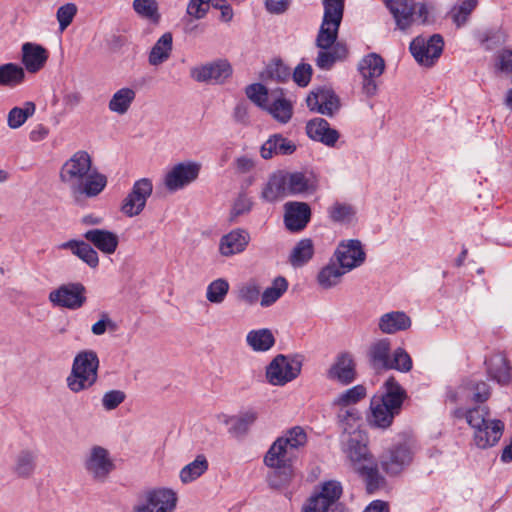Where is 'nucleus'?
Masks as SVG:
<instances>
[{"label":"nucleus","instance_id":"obj_1","mask_svg":"<svg viewBox=\"0 0 512 512\" xmlns=\"http://www.w3.org/2000/svg\"><path fill=\"white\" fill-rule=\"evenodd\" d=\"M60 180L75 199L99 195L107 185L105 175L92 166L91 156L86 151L75 152L61 167Z\"/></svg>","mask_w":512,"mask_h":512},{"label":"nucleus","instance_id":"obj_2","mask_svg":"<svg viewBox=\"0 0 512 512\" xmlns=\"http://www.w3.org/2000/svg\"><path fill=\"white\" fill-rule=\"evenodd\" d=\"M345 0H322L324 7L323 21L316 38L320 48L316 65L323 70H329L336 61L347 56L345 45L336 43L338 30L343 18Z\"/></svg>","mask_w":512,"mask_h":512},{"label":"nucleus","instance_id":"obj_3","mask_svg":"<svg viewBox=\"0 0 512 512\" xmlns=\"http://www.w3.org/2000/svg\"><path fill=\"white\" fill-rule=\"evenodd\" d=\"M368 435L360 428L349 430L344 428L340 436L341 450L350 461L354 471L364 477L369 493L379 487L381 477L378 473L377 463L368 448Z\"/></svg>","mask_w":512,"mask_h":512},{"label":"nucleus","instance_id":"obj_4","mask_svg":"<svg viewBox=\"0 0 512 512\" xmlns=\"http://www.w3.org/2000/svg\"><path fill=\"white\" fill-rule=\"evenodd\" d=\"M384 387L383 394L371 398L370 413L367 415L371 427L383 430L389 428L394 417L400 413L405 398V391L394 377H389Z\"/></svg>","mask_w":512,"mask_h":512},{"label":"nucleus","instance_id":"obj_5","mask_svg":"<svg viewBox=\"0 0 512 512\" xmlns=\"http://www.w3.org/2000/svg\"><path fill=\"white\" fill-rule=\"evenodd\" d=\"M296 453H292L277 438L264 457L266 466L274 470L268 475V483L272 488H282L288 485L294 475L292 461Z\"/></svg>","mask_w":512,"mask_h":512},{"label":"nucleus","instance_id":"obj_6","mask_svg":"<svg viewBox=\"0 0 512 512\" xmlns=\"http://www.w3.org/2000/svg\"><path fill=\"white\" fill-rule=\"evenodd\" d=\"M99 358L93 350L79 352L73 361L70 375L66 382L68 388L79 393L92 387L98 379Z\"/></svg>","mask_w":512,"mask_h":512},{"label":"nucleus","instance_id":"obj_7","mask_svg":"<svg viewBox=\"0 0 512 512\" xmlns=\"http://www.w3.org/2000/svg\"><path fill=\"white\" fill-rule=\"evenodd\" d=\"M177 501V494L172 489L149 488L138 495L131 512H174Z\"/></svg>","mask_w":512,"mask_h":512},{"label":"nucleus","instance_id":"obj_8","mask_svg":"<svg viewBox=\"0 0 512 512\" xmlns=\"http://www.w3.org/2000/svg\"><path fill=\"white\" fill-rule=\"evenodd\" d=\"M386 5L397 28L402 31H406L416 21L422 24L427 22L428 8L425 3L414 0H386Z\"/></svg>","mask_w":512,"mask_h":512},{"label":"nucleus","instance_id":"obj_9","mask_svg":"<svg viewBox=\"0 0 512 512\" xmlns=\"http://www.w3.org/2000/svg\"><path fill=\"white\" fill-rule=\"evenodd\" d=\"M301 368L302 359L300 356L278 354L266 367L265 376L269 384L284 386L299 376Z\"/></svg>","mask_w":512,"mask_h":512},{"label":"nucleus","instance_id":"obj_10","mask_svg":"<svg viewBox=\"0 0 512 512\" xmlns=\"http://www.w3.org/2000/svg\"><path fill=\"white\" fill-rule=\"evenodd\" d=\"M444 47L441 35L434 34L428 38L418 36L410 43V52L422 66L431 67L440 57Z\"/></svg>","mask_w":512,"mask_h":512},{"label":"nucleus","instance_id":"obj_11","mask_svg":"<svg viewBox=\"0 0 512 512\" xmlns=\"http://www.w3.org/2000/svg\"><path fill=\"white\" fill-rule=\"evenodd\" d=\"M48 299L55 307L77 310L87 300L86 288L80 282L62 284L49 293Z\"/></svg>","mask_w":512,"mask_h":512},{"label":"nucleus","instance_id":"obj_12","mask_svg":"<svg viewBox=\"0 0 512 512\" xmlns=\"http://www.w3.org/2000/svg\"><path fill=\"white\" fill-rule=\"evenodd\" d=\"M153 184L149 178H141L134 182L131 191L123 199L120 210L127 217L141 214L148 198L152 195Z\"/></svg>","mask_w":512,"mask_h":512},{"label":"nucleus","instance_id":"obj_13","mask_svg":"<svg viewBox=\"0 0 512 512\" xmlns=\"http://www.w3.org/2000/svg\"><path fill=\"white\" fill-rule=\"evenodd\" d=\"M358 69L363 79V93L368 97L376 95L378 90L377 79L385 70L384 59L376 53H370L359 62Z\"/></svg>","mask_w":512,"mask_h":512},{"label":"nucleus","instance_id":"obj_14","mask_svg":"<svg viewBox=\"0 0 512 512\" xmlns=\"http://www.w3.org/2000/svg\"><path fill=\"white\" fill-rule=\"evenodd\" d=\"M347 273L361 266L366 260V253L358 239L341 241L332 257Z\"/></svg>","mask_w":512,"mask_h":512},{"label":"nucleus","instance_id":"obj_15","mask_svg":"<svg viewBox=\"0 0 512 512\" xmlns=\"http://www.w3.org/2000/svg\"><path fill=\"white\" fill-rule=\"evenodd\" d=\"M86 472L98 482H104L114 469V463L107 449L93 446L84 460Z\"/></svg>","mask_w":512,"mask_h":512},{"label":"nucleus","instance_id":"obj_16","mask_svg":"<svg viewBox=\"0 0 512 512\" xmlns=\"http://www.w3.org/2000/svg\"><path fill=\"white\" fill-rule=\"evenodd\" d=\"M306 103L311 111L332 117L340 109V99L330 88H318L310 92Z\"/></svg>","mask_w":512,"mask_h":512},{"label":"nucleus","instance_id":"obj_17","mask_svg":"<svg viewBox=\"0 0 512 512\" xmlns=\"http://www.w3.org/2000/svg\"><path fill=\"white\" fill-rule=\"evenodd\" d=\"M199 171L198 163H179L165 175L164 185L170 192L178 191L193 182L198 177Z\"/></svg>","mask_w":512,"mask_h":512},{"label":"nucleus","instance_id":"obj_18","mask_svg":"<svg viewBox=\"0 0 512 512\" xmlns=\"http://www.w3.org/2000/svg\"><path fill=\"white\" fill-rule=\"evenodd\" d=\"M232 74V67L226 60H217L191 70V76L198 82L223 83Z\"/></svg>","mask_w":512,"mask_h":512},{"label":"nucleus","instance_id":"obj_19","mask_svg":"<svg viewBox=\"0 0 512 512\" xmlns=\"http://www.w3.org/2000/svg\"><path fill=\"white\" fill-rule=\"evenodd\" d=\"M284 223L291 232L303 230L311 218L310 206L305 202H287L284 205Z\"/></svg>","mask_w":512,"mask_h":512},{"label":"nucleus","instance_id":"obj_20","mask_svg":"<svg viewBox=\"0 0 512 512\" xmlns=\"http://www.w3.org/2000/svg\"><path fill=\"white\" fill-rule=\"evenodd\" d=\"M306 134L310 139L320 142L327 147H335L340 137L339 132L331 128L327 120L319 117L307 122Z\"/></svg>","mask_w":512,"mask_h":512},{"label":"nucleus","instance_id":"obj_21","mask_svg":"<svg viewBox=\"0 0 512 512\" xmlns=\"http://www.w3.org/2000/svg\"><path fill=\"white\" fill-rule=\"evenodd\" d=\"M412 455V451L407 445H397L382 456V468L388 474H398L411 463Z\"/></svg>","mask_w":512,"mask_h":512},{"label":"nucleus","instance_id":"obj_22","mask_svg":"<svg viewBox=\"0 0 512 512\" xmlns=\"http://www.w3.org/2000/svg\"><path fill=\"white\" fill-rule=\"evenodd\" d=\"M48 57V50L40 44L25 42L21 47V62L29 73L43 69Z\"/></svg>","mask_w":512,"mask_h":512},{"label":"nucleus","instance_id":"obj_23","mask_svg":"<svg viewBox=\"0 0 512 512\" xmlns=\"http://www.w3.org/2000/svg\"><path fill=\"white\" fill-rule=\"evenodd\" d=\"M355 376V364L352 355L347 352L337 356L327 373L329 379L337 380L343 385L352 383L355 380Z\"/></svg>","mask_w":512,"mask_h":512},{"label":"nucleus","instance_id":"obj_24","mask_svg":"<svg viewBox=\"0 0 512 512\" xmlns=\"http://www.w3.org/2000/svg\"><path fill=\"white\" fill-rule=\"evenodd\" d=\"M250 241L249 233L244 229H234L220 239L219 252L222 256L230 257L243 252Z\"/></svg>","mask_w":512,"mask_h":512},{"label":"nucleus","instance_id":"obj_25","mask_svg":"<svg viewBox=\"0 0 512 512\" xmlns=\"http://www.w3.org/2000/svg\"><path fill=\"white\" fill-rule=\"evenodd\" d=\"M83 236L96 249L108 255L113 254L119 244L117 234L105 229H90Z\"/></svg>","mask_w":512,"mask_h":512},{"label":"nucleus","instance_id":"obj_26","mask_svg":"<svg viewBox=\"0 0 512 512\" xmlns=\"http://www.w3.org/2000/svg\"><path fill=\"white\" fill-rule=\"evenodd\" d=\"M504 430V423L493 419L474 430V441L478 448L487 449L498 443Z\"/></svg>","mask_w":512,"mask_h":512},{"label":"nucleus","instance_id":"obj_27","mask_svg":"<svg viewBox=\"0 0 512 512\" xmlns=\"http://www.w3.org/2000/svg\"><path fill=\"white\" fill-rule=\"evenodd\" d=\"M37 452L32 449H22L14 457L12 473L20 479L31 478L37 469Z\"/></svg>","mask_w":512,"mask_h":512},{"label":"nucleus","instance_id":"obj_28","mask_svg":"<svg viewBox=\"0 0 512 512\" xmlns=\"http://www.w3.org/2000/svg\"><path fill=\"white\" fill-rule=\"evenodd\" d=\"M263 110L282 124L289 122L293 115L292 103L284 97L282 89L271 93V99Z\"/></svg>","mask_w":512,"mask_h":512},{"label":"nucleus","instance_id":"obj_29","mask_svg":"<svg viewBox=\"0 0 512 512\" xmlns=\"http://www.w3.org/2000/svg\"><path fill=\"white\" fill-rule=\"evenodd\" d=\"M488 376L501 385L509 383L511 367L506 356L502 353L491 355L485 360Z\"/></svg>","mask_w":512,"mask_h":512},{"label":"nucleus","instance_id":"obj_30","mask_svg":"<svg viewBox=\"0 0 512 512\" xmlns=\"http://www.w3.org/2000/svg\"><path fill=\"white\" fill-rule=\"evenodd\" d=\"M296 145L281 134H274L261 146V156L270 159L275 155H291L295 152Z\"/></svg>","mask_w":512,"mask_h":512},{"label":"nucleus","instance_id":"obj_31","mask_svg":"<svg viewBox=\"0 0 512 512\" xmlns=\"http://www.w3.org/2000/svg\"><path fill=\"white\" fill-rule=\"evenodd\" d=\"M60 249L70 250L75 256L85 262L89 267L96 268L99 256L96 250L85 241L69 240L60 245Z\"/></svg>","mask_w":512,"mask_h":512},{"label":"nucleus","instance_id":"obj_32","mask_svg":"<svg viewBox=\"0 0 512 512\" xmlns=\"http://www.w3.org/2000/svg\"><path fill=\"white\" fill-rule=\"evenodd\" d=\"M347 272L331 258L329 263L318 272L317 283L323 289H331L342 281Z\"/></svg>","mask_w":512,"mask_h":512},{"label":"nucleus","instance_id":"obj_33","mask_svg":"<svg viewBox=\"0 0 512 512\" xmlns=\"http://www.w3.org/2000/svg\"><path fill=\"white\" fill-rule=\"evenodd\" d=\"M411 326V319L404 312L393 311L381 316L379 329L386 334L406 330Z\"/></svg>","mask_w":512,"mask_h":512},{"label":"nucleus","instance_id":"obj_34","mask_svg":"<svg viewBox=\"0 0 512 512\" xmlns=\"http://www.w3.org/2000/svg\"><path fill=\"white\" fill-rule=\"evenodd\" d=\"M391 345L388 339H380L372 343L369 348V361L374 369L388 370Z\"/></svg>","mask_w":512,"mask_h":512},{"label":"nucleus","instance_id":"obj_35","mask_svg":"<svg viewBox=\"0 0 512 512\" xmlns=\"http://www.w3.org/2000/svg\"><path fill=\"white\" fill-rule=\"evenodd\" d=\"M285 183L283 171L273 173L263 187L261 198L266 202H275L287 196Z\"/></svg>","mask_w":512,"mask_h":512},{"label":"nucleus","instance_id":"obj_36","mask_svg":"<svg viewBox=\"0 0 512 512\" xmlns=\"http://www.w3.org/2000/svg\"><path fill=\"white\" fill-rule=\"evenodd\" d=\"M136 98V92L129 87H123L117 90L108 102V108L111 112L118 115L126 114Z\"/></svg>","mask_w":512,"mask_h":512},{"label":"nucleus","instance_id":"obj_37","mask_svg":"<svg viewBox=\"0 0 512 512\" xmlns=\"http://www.w3.org/2000/svg\"><path fill=\"white\" fill-rule=\"evenodd\" d=\"M246 342L253 351L266 352L274 346L275 337L271 330L262 328L248 332Z\"/></svg>","mask_w":512,"mask_h":512},{"label":"nucleus","instance_id":"obj_38","mask_svg":"<svg viewBox=\"0 0 512 512\" xmlns=\"http://www.w3.org/2000/svg\"><path fill=\"white\" fill-rule=\"evenodd\" d=\"M173 38L172 34L167 32L164 33L154 44L149 53V63L153 66H158L165 62L172 51Z\"/></svg>","mask_w":512,"mask_h":512},{"label":"nucleus","instance_id":"obj_39","mask_svg":"<svg viewBox=\"0 0 512 512\" xmlns=\"http://www.w3.org/2000/svg\"><path fill=\"white\" fill-rule=\"evenodd\" d=\"M287 195H297L314 191V186L301 172H284Z\"/></svg>","mask_w":512,"mask_h":512},{"label":"nucleus","instance_id":"obj_40","mask_svg":"<svg viewBox=\"0 0 512 512\" xmlns=\"http://www.w3.org/2000/svg\"><path fill=\"white\" fill-rule=\"evenodd\" d=\"M25 77L24 68L16 63L0 65V86L16 87L24 82Z\"/></svg>","mask_w":512,"mask_h":512},{"label":"nucleus","instance_id":"obj_41","mask_svg":"<svg viewBox=\"0 0 512 512\" xmlns=\"http://www.w3.org/2000/svg\"><path fill=\"white\" fill-rule=\"evenodd\" d=\"M209 464L203 454H199L189 464L185 465L179 474L182 483L187 484L198 479L208 470Z\"/></svg>","mask_w":512,"mask_h":512},{"label":"nucleus","instance_id":"obj_42","mask_svg":"<svg viewBox=\"0 0 512 512\" xmlns=\"http://www.w3.org/2000/svg\"><path fill=\"white\" fill-rule=\"evenodd\" d=\"M288 289V282L282 276L276 277L271 286L267 287L261 294L260 305L269 307L279 300Z\"/></svg>","mask_w":512,"mask_h":512},{"label":"nucleus","instance_id":"obj_43","mask_svg":"<svg viewBox=\"0 0 512 512\" xmlns=\"http://www.w3.org/2000/svg\"><path fill=\"white\" fill-rule=\"evenodd\" d=\"M314 254V246L311 239L300 240L292 249L290 263L293 267H301L306 264Z\"/></svg>","mask_w":512,"mask_h":512},{"label":"nucleus","instance_id":"obj_44","mask_svg":"<svg viewBox=\"0 0 512 512\" xmlns=\"http://www.w3.org/2000/svg\"><path fill=\"white\" fill-rule=\"evenodd\" d=\"M489 409L486 406H478L464 412L462 409H458L455 411V415L457 417L465 416L467 423L476 430L486 423L492 421L493 419L489 418Z\"/></svg>","mask_w":512,"mask_h":512},{"label":"nucleus","instance_id":"obj_45","mask_svg":"<svg viewBox=\"0 0 512 512\" xmlns=\"http://www.w3.org/2000/svg\"><path fill=\"white\" fill-rule=\"evenodd\" d=\"M134 11L143 19L148 20L153 24H158L161 19L159 7L156 0H134Z\"/></svg>","mask_w":512,"mask_h":512},{"label":"nucleus","instance_id":"obj_46","mask_svg":"<svg viewBox=\"0 0 512 512\" xmlns=\"http://www.w3.org/2000/svg\"><path fill=\"white\" fill-rule=\"evenodd\" d=\"M35 104L33 102H26L24 107L12 108L7 116V125L11 129L20 128L29 117L35 113Z\"/></svg>","mask_w":512,"mask_h":512},{"label":"nucleus","instance_id":"obj_47","mask_svg":"<svg viewBox=\"0 0 512 512\" xmlns=\"http://www.w3.org/2000/svg\"><path fill=\"white\" fill-rule=\"evenodd\" d=\"M282 441L285 448H288L292 453H296L300 447H303L307 442V435L305 431L299 427H293L288 430L284 436L278 438Z\"/></svg>","mask_w":512,"mask_h":512},{"label":"nucleus","instance_id":"obj_48","mask_svg":"<svg viewBox=\"0 0 512 512\" xmlns=\"http://www.w3.org/2000/svg\"><path fill=\"white\" fill-rule=\"evenodd\" d=\"M366 396V388L356 385L339 394L333 401L334 406L353 407Z\"/></svg>","mask_w":512,"mask_h":512},{"label":"nucleus","instance_id":"obj_49","mask_svg":"<svg viewBox=\"0 0 512 512\" xmlns=\"http://www.w3.org/2000/svg\"><path fill=\"white\" fill-rule=\"evenodd\" d=\"M229 291V283L224 278L212 281L206 290V298L209 302L220 304L224 301Z\"/></svg>","mask_w":512,"mask_h":512},{"label":"nucleus","instance_id":"obj_50","mask_svg":"<svg viewBox=\"0 0 512 512\" xmlns=\"http://www.w3.org/2000/svg\"><path fill=\"white\" fill-rule=\"evenodd\" d=\"M291 76L290 68L282 60H274L267 65L264 73V79H271L277 82H286Z\"/></svg>","mask_w":512,"mask_h":512},{"label":"nucleus","instance_id":"obj_51","mask_svg":"<svg viewBox=\"0 0 512 512\" xmlns=\"http://www.w3.org/2000/svg\"><path fill=\"white\" fill-rule=\"evenodd\" d=\"M328 214L333 222L348 224L352 222L355 211L351 205L337 202L329 207Z\"/></svg>","mask_w":512,"mask_h":512},{"label":"nucleus","instance_id":"obj_52","mask_svg":"<svg viewBox=\"0 0 512 512\" xmlns=\"http://www.w3.org/2000/svg\"><path fill=\"white\" fill-rule=\"evenodd\" d=\"M477 4V0H463L459 5L453 7L451 14L453 22L457 27H461L467 22L468 17Z\"/></svg>","mask_w":512,"mask_h":512},{"label":"nucleus","instance_id":"obj_53","mask_svg":"<svg viewBox=\"0 0 512 512\" xmlns=\"http://www.w3.org/2000/svg\"><path fill=\"white\" fill-rule=\"evenodd\" d=\"M258 414L254 410H248L240 417L234 418L233 424L229 429V433L240 436L245 434L249 427L256 421Z\"/></svg>","mask_w":512,"mask_h":512},{"label":"nucleus","instance_id":"obj_54","mask_svg":"<svg viewBox=\"0 0 512 512\" xmlns=\"http://www.w3.org/2000/svg\"><path fill=\"white\" fill-rule=\"evenodd\" d=\"M245 92L247 97L261 109H264L271 99L267 88L260 83L248 85Z\"/></svg>","mask_w":512,"mask_h":512},{"label":"nucleus","instance_id":"obj_55","mask_svg":"<svg viewBox=\"0 0 512 512\" xmlns=\"http://www.w3.org/2000/svg\"><path fill=\"white\" fill-rule=\"evenodd\" d=\"M260 297V287L255 281H249L239 286L237 299L247 305H254Z\"/></svg>","mask_w":512,"mask_h":512},{"label":"nucleus","instance_id":"obj_56","mask_svg":"<svg viewBox=\"0 0 512 512\" xmlns=\"http://www.w3.org/2000/svg\"><path fill=\"white\" fill-rule=\"evenodd\" d=\"M412 368V359L403 348H397L390 357L388 369H395L400 372H409Z\"/></svg>","mask_w":512,"mask_h":512},{"label":"nucleus","instance_id":"obj_57","mask_svg":"<svg viewBox=\"0 0 512 512\" xmlns=\"http://www.w3.org/2000/svg\"><path fill=\"white\" fill-rule=\"evenodd\" d=\"M339 408L337 417L344 430L347 427L349 430L359 428L355 424L360 420L359 411L355 407L337 406Z\"/></svg>","mask_w":512,"mask_h":512},{"label":"nucleus","instance_id":"obj_58","mask_svg":"<svg viewBox=\"0 0 512 512\" xmlns=\"http://www.w3.org/2000/svg\"><path fill=\"white\" fill-rule=\"evenodd\" d=\"M342 494V486L337 481L326 482L321 491L316 494V497H322V500H326L328 505L332 507Z\"/></svg>","mask_w":512,"mask_h":512},{"label":"nucleus","instance_id":"obj_59","mask_svg":"<svg viewBox=\"0 0 512 512\" xmlns=\"http://www.w3.org/2000/svg\"><path fill=\"white\" fill-rule=\"evenodd\" d=\"M507 38L508 36L505 31L501 29H494L486 31L481 38V42L485 46L486 50H493L494 48L505 44Z\"/></svg>","mask_w":512,"mask_h":512},{"label":"nucleus","instance_id":"obj_60","mask_svg":"<svg viewBox=\"0 0 512 512\" xmlns=\"http://www.w3.org/2000/svg\"><path fill=\"white\" fill-rule=\"evenodd\" d=\"M471 401L483 403L490 397V387L484 381L468 380Z\"/></svg>","mask_w":512,"mask_h":512},{"label":"nucleus","instance_id":"obj_61","mask_svg":"<svg viewBox=\"0 0 512 512\" xmlns=\"http://www.w3.org/2000/svg\"><path fill=\"white\" fill-rule=\"evenodd\" d=\"M495 69L501 73H512V48H503L495 55Z\"/></svg>","mask_w":512,"mask_h":512},{"label":"nucleus","instance_id":"obj_62","mask_svg":"<svg viewBox=\"0 0 512 512\" xmlns=\"http://www.w3.org/2000/svg\"><path fill=\"white\" fill-rule=\"evenodd\" d=\"M77 13V7L73 3H67L58 8L56 17L61 31H64L73 21Z\"/></svg>","mask_w":512,"mask_h":512},{"label":"nucleus","instance_id":"obj_63","mask_svg":"<svg viewBox=\"0 0 512 512\" xmlns=\"http://www.w3.org/2000/svg\"><path fill=\"white\" fill-rule=\"evenodd\" d=\"M126 399V394L121 390H110L104 393L101 402L106 411L116 409Z\"/></svg>","mask_w":512,"mask_h":512},{"label":"nucleus","instance_id":"obj_64","mask_svg":"<svg viewBox=\"0 0 512 512\" xmlns=\"http://www.w3.org/2000/svg\"><path fill=\"white\" fill-rule=\"evenodd\" d=\"M293 80L300 87H306L312 77V67L307 63L298 64L292 74Z\"/></svg>","mask_w":512,"mask_h":512}]
</instances>
